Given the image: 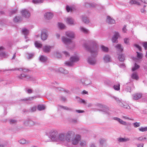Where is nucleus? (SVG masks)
I'll return each instance as SVG.
<instances>
[{
  "label": "nucleus",
  "instance_id": "nucleus-1",
  "mask_svg": "<svg viewBox=\"0 0 147 147\" xmlns=\"http://www.w3.org/2000/svg\"><path fill=\"white\" fill-rule=\"evenodd\" d=\"M82 45L86 50L90 52L92 56L95 57L97 56L98 54V49L95 41L92 40L85 41Z\"/></svg>",
  "mask_w": 147,
  "mask_h": 147
},
{
  "label": "nucleus",
  "instance_id": "nucleus-2",
  "mask_svg": "<svg viewBox=\"0 0 147 147\" xmlns=\"http://www.w3.org/2000/svg\"><path fill=\"white\" fill-rule=\"evenodd\" d=\"M74 134V132L72 131H69L65 135L64 133H61L58 135L56 141L59 143L69 142L70 138Z\"/></svg>",
  "mask_w": 147,
  "mask_h": 147
},
{
  "label": "nucleus",
  "instance_id": "nucleus-3",
  "mask_svg": "<svg viewBox=\"0 0 147 147\" xmlns=\"http://www.w3.org/2000/svg\"><path fill=\"white\" fill-rule=\"evenodd\" d=\"M71 136L70 138V141L68 142H71L74 145H76L79 142L81 139V136L76 134Z\"/></svg>",
  "mask_w": 147,
  "mask_h": 147
},
{
  "label": "nucleus",
  "instance_id": "nucleus-4",
  "mask_svg": "<svg viewBox=\"0 0 147 147\" xmlns=\"http://www.w3.org/2000/svg\"><path fill=\"white\" fill-rule=\"evenodd\" d=\"M58 132L57 130L52 129L51 130L50 133V136L51 140L53 141H56L57 138V135Z\"/></svg>",
  "mask_w": 147,
  "mask_h": 147
},
{
  "label": "nucleus",
  "instance_id": "nucleus-5",
  "mask_svg": "<svg viewBox=\"0 0 147 147\" xmlns=\"http://www.w3.org/2000/svg\"><path fill=\"white\" fill-rule=\"evenodd\" d=\"M79 59V57L78 56L74 55L71 56L69 58V61L66 62L65 64H71V63L78 61Z\"/></svg>",
  "mask_w": 147,
  "mask_h": 147
},
{
  "label": "nucleus",
  "instance_id": "nucleus-6",
  "mask_svg": "<svg viewBox=\"0 0 147 147\" xmlns=\"http://www.w3.org/2000/svg\"><path fill=\"white\" fill-rule=\"evenodd\" d=\"M24 123L25 126L31 127L35 125L36 123L31 120L26 119L24 121Z\"/></svg>",
  "mask_w": 147,
  "mask_h": 147
},
{
  "label": "nucleus",
  "instance_id": "nucleus-7",
  "mask_svg": "<svg viewBox=\"0 0 147 147\" xmlns=\"http://www.w3.org/2000/svg\"><path fill=\"white\" fill-rule=\"evenodd\" d=\"M61 39L62 42L65 45H68L72 43L71 39L67 38L64 36L61 37Z\"/></svg>",
  "mask_w": 147,
  "mask_h": 147
},
{
  "label": "nucleus",
  "instance_id": "nucleus-8",
  "mask_svg": "<svg viewBox=\"0 0 147 147\" xmlns=\"http://www.w3.org/2000/svg\"><path fill=\"white\" fill-rule=\"evenodd\" d=\"M80 81L83 85L85 86L88 85L91 83V81L90 80L85 78H82Z\"/></svg>",
  "mask_w": 147,
  "mask_h": 147
},
{
  "label": "nucleus",
  "instance_id": "nucleus-9",
  "mask_svg": "<svg viewBox=\"0 0 147 147\" xmlns=\"http://www.w3.org/2000/svg\"><path fill=\"white\" fill-rule=\"evenodd\" d=\"M115 99L117 101L118 104L121 107L127 109H130V107L129 106L127 105H124L118 99L115 98Z\"/></svg>",
  "mask_w": 147,
  "mask_h": 147
},
{
  "label": "nucleus",
  "instance_id": "nucleus-10",
  "mask_svg": "<svg viewBox=\"0 0 147 147\" xmlns=\"http://www.w3.org/2000/svg\"><path fill=\"white\" fill-rule=\"evenodd\" d=\"M22 16L26 18H29L30 16V13L26 9H24L21 11Z\"/></svg>",
  "mask_w": 147,
  "mask_h": 147
},
{
  "label": "nucleus",
  "instance_id": "nucleus-11",
  "mask_svg": "<svg viewBox=\"0 0 147 147\" xmlns=\"http://www.w3.org/2000/svg\"><path fill=\"white\" fill-rule=\"evenodd\" d=\"M66 22L67 24L70 25H74L76 24V22L72 18H67L66 20Z\"/></svg>",
  "mask_w": 147,
  "mask_h": 147
},
{
  "label": "nucleus",
  "instance_id": "nucleus-12",
  "mask_svg": "<svg viewBox=\"0 0 147 147\" xmlns=\"http://www.w3.org/2000/svg\"><path fill=\"white\" fill-rule=\"evenodd\" d=\"M65 35L70 38H73L75 37V34L74 32L71 31H67L65 32Z\"/></svg>",
  "mask_w": 147,
  "mask_h": 147
},
{
  "label": "nucleus",
  "instance_id": "nucleus-13",
  "mask_svg": "<svg viewBox=\"0 0 147 147\" xmlns=\"http://www.w3.org/2000/svg\"><path fill=\"white\" fill-rule=\"evenodd\" d=\"M53 16V13L51 12H46L44 14L45 18L47 20H50L52 19Z\"/></svg>",
  "mask_w": 147,
  "mask_h": 147
},
{
  "label": "nucleus",
  "instance_id": "nucleus-14",
  "mask_svg": "<svg viewBox=\"0 0 147 147\" xmlns=\"http://www.w3.org/2000/svg\"><path fill=\"white\" fill-rule=\"evenodd\" d=\"M103 59L106 63L111 61V57L108 55H105L103 57Z\"/></svg>",
  "mask_w": 147,
  "mask_h": 147
},
{
  "label": "nucleus",
  "instance_id": "nucleus-15",
  "mask_svg": "<svg viewBox=\"0 0 147 147\" xmlns=\"http://www.w3.org/2000/svg\"><path fill=\"white\" fill-rule=\"evenodd\" d=\"M119 36V33L117 32H115L114 36L112 38V42H117V39Z\"/></svg>",
  "mask_w": 147,
  "mask_h": 147
},
{
  "label": "nucleus",
  "instance_id": "nucleus-16",
  "mask_svg": "<svg viewBox=\"0 0 147 147\" xmlns=\"http://www.w3.org/2000/svg\"><path fill=\"white\" fill-rule=\"evenodd\" d=\"M47 37V35L46 31H42L41 33V38L43 40H46Z\"/></svg>",
  "mask_w": 147,
  "mask_h": 147
},
{
  "label": "nucleus",
  "instance_id": "nucleus-17",
  "mask_svg": "<svg viewBox=\"0 0 147 147\" xmlns=\"http://www.w3.org/2000/svg\"><path fill=\"white\" fill-rule=\"evenodd\" d=\"M142 96V94L140 93L134 94L133 95V99L137 100L141 98Z\"/></svg>",
  "mask_w": 147,
  "mask_h": 147
},
{
  "label": "nucleus",
  "instance_id": "nucleus-18",
  "mask_svg": "<svg viewBox=\"0 0 147 147\" xmlns=\"http://www.w3.org/2000/svg\"><path fill=\"white\" fill-rule=\"evenodd\" d=\"M88 63L90 64H94L96 63V60L95 58L89 57L87 59Z\"/></svg>",
  "mask_w": 147,
  "mask_h": 147
},
{
  "label": "nucleus",
  "instance_id": "nucleus-19",
  "mask_svg": "<svg viewBox=\"0 0 147 147\" xmlns=\"http://www.w3.org/2000/svg\"><path fill=\"white\" fill-rule=\"evenodd\" d=\"M53 47L50 46L45 45L43 47V51L46 53H49L51 51V49Z\"/></svg>",
  "mask_w": 147,
  "mask_h": 147
},
{
  "label": "nucleus",
  "instance_id": "nucleus-20",
  "mask_svg": "<svg viewBox=\"0 0 147 147\" xmlns=\"http://www.w3.org/2000/svg\"><path fill=\"white\" fill-rule=\"evenodd\" d=\"M113 119L114 120L117 121L119 122L120 124L123 125H126L127 123L125 121H124L120 119L117 117H114L113 118Z\"/></svg>",
  "mask_w": 147,
  "mask_h": 147
},
{
  "label": "nucleus",
  "instance_id": "nucleus-21",
  "mask_svg": "<svg viewBox=\"0 0 147 147\" xmlns=\"http://www.w3.org/2000/svg\"><path fill=\"white\" fill-rule=\"evenodd\" d=\"M129 3L131 5H141V3L140 2L136 0H130Z\"/></svg>",
  "mask_w": 147,
  "mask_h": 147
},
{
  "label": "nucleus",
  "instance_id": "nucleus-22",
  "mask_svg": "<svg viewBox=\"0 0 147 147\" xmlns=\"http://www.w3.org/2000/svg\"><path fill=\"white\" fill-rule=\"evenodd\" d=\"M119 142H125L128 141L130 140V139L128 138L124 137L119 138L118 139Z\"/></svg>",
  "mask_w": 147,
  "mask_h": 147
},
{
  "label": "nucleus",
  "instance_id": "nucleus-23",
  "mask_svg": "<svg viewBox=\"0 0 147 147\" xmlns=\"http://www.w3.org/2000/svg\"><path fill=\"white\" fill-rule=\"evenodd\" d=\"M107 22L109 24H112L115 23V21L109 16H107Z\"/></svg>",
  "mask_w": 147,
  "mask_h": 147
},
{
  "label": "nucleus",
  "instance_id": "nucleus-24",
  "mask_svg": "<svg viewBox=\"0 0 147 147\" xmlns=\"http://www.w3.org/2000/svg\"><path fill=\"white\" fill-rule=\"evenodd\" d=\"M22 19L21 16H16L13 18V22H19L22 21Z\"/></svg>",
  "mask_w": 147,
  "mask_h": 147
},
{
  "label": "nucleus",
  "instance_id": "nucleus-25",
  "mask_svg": "<svg viewBox=\"0 0 147 147\" xmlns=\"http://www.w3.org/2000/svg\"><path fill=\"white\" fill-rule=\"evenodd\" d=\"M97 105L99 107L103 108V109H102V111L104 112H107L109 110V109L103 106L101 104H98Z\"/></svg>",
  "mask_w": 147,
  "mask_h": 147
},
{
  "label": "nucleus",
  "instance_id": "nucleus-26",
  "mask_svg": "<svg viewBox=\"0 0 147 147\" xmlns=\"http://www.w3.org/2000/svg\"><path fill=\"white\" fill-rule=\"evenodd\" d=\"M58 71L60 72L65 74H67L69 72L67 70L65 69L62 68H59L58 69Z\"/></svg>",
  "mask_w": 147,
  "mask_h": 147
},
{
  "label": "nucleus",
  "instance_id": "nucleus-27",
  "mask_svg": "<svg viewBox=\"0 0 147 147\" xmlns=\"http://www.w3.org/2000/svg\"><path fill=\"white\" fill-rule=\"evenodd\" d=\"M131 78L133 79L138 80V79L139 77L137 73L134 72L131 75Z\"/></svg>",
  "mask_w": 147,
  "mask_h": 147
},
{
  "label": "nucleus",
  "instance_id": "nucleus-28",
  "mask_svg": "<svg viewBox=\"0 0 147 147\" xmlns=\"http://www.w3.org/2000/svg\"><path fill=\"white\" fill-rule=\"evenodd\" d=\"M22 32L25 35V38H27V37L26 35H27L29 34V30L26 28H24L22 30Z\"/></svg>",
  "mask_w": 147,
  "mask_h": 147
},
{
  "label": "nucleus",
  "instance_id": "nucleus-29",
  "mask_svg": "<svg viewBox=\"0 0 147 147\" xmlns=\"http://www.w3.org/2000/svg\"><path fill=\"white\" fill-rule=\"evenodd\" d=\"M117 49L118 51L121 52L123 51V47H122L121 45L120 44H117L116 46H115Z\"/></svg>",
  "mask_w": 147,
  "mask_h": 147
},
{
  "label": "nucleus",
  "instance_id": "nucleus-30",
  "mask_svg": "<svg viewBox=\"0 0 147 147\" xmlns=\"http://www.w3.org/2000/svg\"><path fill=\"white\" fill-rule=\"evenodd\" d=\"M8 56L7 53L5 52H1L0 53V57L2 58H6Z\"/></svg>",
  "mask_w": 147,
  "mask_h": 147
},
{
  "label": "nucleus",
  "instance_id": "nucleus-31",
  "mask_svg": "<svg viewBox=\"0 0 147 147\" xmlns=\"http://www.w3.org/2000/svg\"><path fill=\"white\" fill-rule=\"evenodd\" d=\"M80 29L81 31L85 34H88L89 33V30L81 26L80 27Z\"/></svg>",
  "mask_w": 147,
  "mask_h": 147
},
{
  "label": "nucleus",
  "instance_id": "nucleus-32",
  "mask_svg": "<svg viewBox=\"0 0 147 147\" xmlns=\"http://www.w3.org/2000/svg\"><path fill=\"white\" fill-rule=\"evenodd\" d=\"M42 62H46L47 60V57L46 56L44 55H41L40 56L39 59Z\"/></svg>",
  "mask_w": 147,
  "mask_h": 147
},
{
  "label": "nucleus",
  "instance_id": "nucleus-33",
  "mask_svg": "<svg viewBox=\"0 0 147 147\" xmlns=\"http://www.w3.org/2000/svg\"><path fill=\"white\" fill-rule=\"evenodd\" d=\"M99 142L100 144L102 147L106 144V140L105 139H100L99 140Z\"/></svg>",
  "mask_w": 147,
  "mask_h": 147
},
{
  "label": "nucleus",
  "instance_id": "nucleus-34",
  "mask_svg": "<svg viewBox=\"0 0 147 147\" xmlns=\"http://www.w3.org/2000/svg\"><path fill=\"white\" fill-rule=\"evenodd\" d=\"M80 145L81 146L85 147L87 144V142L86 141L84 140H80Z\"/></svg>",
  "mask_w": 147,
  "mask_h": 147
},
{
  "label": "nucleus",
  "instance_id": "nucleus-35",
  "mask_svg": "<svg viewBox=\"0 0 147 147\" xmlns=\"http://www.w3.org/2000/svg\"><path fill=\"white\" fill-rule=\"evenodd\" d=\"M17 10L16 9H10L9 10V14L10 15H12L17 12Z\"/></svg>",
  "mask_w": 147,
  "mask_h": 147
},
{
  "label": "nucleus",
  "instance_id": "nucleus-36",
  "mask_svg": "<svg viewBox=\"0 0 147 147\" xmlns=\"http://www.w3.org/2000/svg\"><path fill=\"white\" fill-rule=\"evenodd\" d=\"M137 139L141 141H143L144 140H147V135L139 137L137 138Z\"/></svg>",
  "mask_w": 147,
  "mask_h": 147
},
{
  "label": "nucleus",
  "instance_id": "nucleus-37",
  "mask_svg": "<svg viewBox=\"0 0 147 147\" xmlns=\"http://www.w3.org/2000/svg\"><path fill=\"white\" fill-rule=\"evenodd\" d=\"M35 47L37 48H41L42 46V45L38 41H36L35 42Z\"/></svg>",
  "mask_w": 147,
  "mask_h": 147
},
{
  "label": "nucleus",
  "instance_id": "nucleus-38",
  "mask_svg": "<svg viewBox=\"0 0 147 147\" xmlns=\"http://www.w3.org/2000/svg\"><path fill=\"white\" fill-rule=\"evenodd\" d=\"M119 60L121 61H123L124 60L125 57L123 54L119 55L118 57Z\"/></svg>",
  "mask_w": 147,
  "mask_h": 147
},
{
  "label": "nucleus",
  "instance_id": "nucleus-39",
  "mask_svg": "<svg viewBox=\"0 0 147 147\" xmlns=\"http://www.w3.org/2000/svg\"><path fill=\"white\" fill-rule=\"evenodd\" d=\"M45 106L43 105H39L38 106V109L39 111H41L45 109Z\"/></svg>",
  "mask_w": 147,
  "mask_h": 147
},
{
  "label": "nucleus",
  "instance_id": "nucleus-40",
  "mask_svg": "<svg viewBox=\"0 0 147 147\" xmlns=\"http://www.w3.org/2000/svg\"><path fill=\"white\" fill-rule=\"evenodd\" d=\"M82 21L86 23H88L89 22V20L86 17L82 16Z\"/></svg>",
  "mask_w": 147,
  "mask_h": 147
},
{
  "label": "nucleus",
  "instance_id": "nucleus-41",
  "mask_svg": "<svg viewBox=\"0 0 147 147\" xmlns=\"http://www.w3.org/2000/svg\"><path fill=\"white\" fill-rule=\"evenodd\" d=\"M32 2L35 4L41 3L43 2V0H32Z\"/></svg>",
  "mask_w": 147,
  "mask_h": 147
},
{
  "label": "nucleus",
  "instance_id": "nucleus-42",
  "mask_svg": "<svg viewBox=\"0 0 147 147\" xmlns=\"http://www.w3.org/2000/svg\"><path fill=\"white\" fill-rule=\"evenodd\" d=\"M139 130L143 132L147 131V127H142L139 128Z\"/></svg>",
  "mask_w": 147,
  "mask_h": 147
},
{
  "label": "nucleus",
  "instance_id": "nucleus-43",
  "mask_svg": "<svg viewBox=\"0 0 147 147\" xmlns=\"http://www.w3.org/2000/svg\"><path fill=\"white\" fill-rule=\"evenodd\" d=\"M120 84H118L116 85H115L113 86L114 89L116 90H119L120 89Z\"/></svg>",
  "mask_w": 147,
  "mask_h": 147
},
{
  "label": "nucleus",
  "instance_id": "nucleus-44",
  "mask_svg": "<svg viewBox=\"0 0 147 147\" xmlns=\"http://www.w3.org/2000/svg\"><path fill=\"white\" fill-rule=\"evenodd\" d=\"M55 56L58 58H60L61 57V53L58 52H57L55 54Z\"/></svg>",
  "mask_w": 147,
  "mask_h": 147
},
{
  "label": "nucleus",
  "instance_id": "nucleus-45",
  "mask_svg": "<svg viewBox=\"0 0 147 147\" xmlns=\"http://www.w3.org/2000/svg\"><path fill=\"white\" fill-rule=\"evenodd\" d=\"M58 26L59 28L61 29H64L65 27V25L64 24L61 23H58Z\"/></svg>",
  "mask_w": 147,
  "mask_h": 147
},
{
  "label": "nucleus",
  "instance_id": "nucleus-46",
  "mask_svg": "<svg viewBox=\"0 0 147 147\" xmlns=\"http://www.w3.org/2000/svg\"><path fill=\"white\" fill-rule=\"evenodd\" d=\"M139 67L140 66L139 65H134L132 68V70L133 71H134L139 68Z\"/></svg>",
  "mask_w": 147,
  "mask_h": 147
},
{
  "label": "nucleus",
  "instance_id": "nucleus-47",
  "mask_svg": "<svg viewBox=\"0 0 147 147\" xmlns=\"http://www.w3.org/2000/svg\"><path fill=\"white\" fill-rule=\"evenodd\" d=\"M26 78L27 79H29L31 81L34 80V78H33L32 76L27 75H26Z\"/></svg>",
  "mask_w": 147,
  "mask_h": 147
},
{
  "label": "nucleus",
  "instance_id": "nucleus-48",
  "mask_svg": "<svg viewBox=\"0 0 147 147\" xmlns=\"http://www.w3.org/2000/svg\"><path fill=\"white\" fill-rule=\"evenodd\" d=\"M34 53H28L27 56V58L28 59H31L34 57Z\"/></svg>",
  "mask_w": 147,
  "mask_h": 147
},
{
  "label": "nucleus",
  "instance_id": "nucleus-49",
  "mask_svg": "<svg viewBox=\"0 0 147 147\" xmlns=\"http://www.w3.org/2000/svg\"><path fill=\"white\" fill-rule=\"evenodd\" d=\"M19 142L21 144H25L27 143L26 140L24 139L20 140L19 141Z\"/></svg>",
  "mask_w": 147,
  "mask_h": 147
},
{
  "label": "nucleus",
  "instance_id": "nucleus-50",
  "mask_svg": "<svg viewBox=\"0 0 147 147\" xmlns=\"http://www.w3.org/2000/svg\"><path fill=\"white\" fill-rule=\"evenodd\" d=\"M26 75L24 74H22L19 76L18 77L20 79H22L24 78H26Z\"/></svg>",
  "mask_w": 147,
  "mask_h": 147
},
{
  "label": "nucleus",
  "instance_id": "nucleus-51",
  "mask_svg": "<svg viewBox=\"0 0 147 147\" xmlns=\"http://www.w3.org/2000/svg\"><path fill=\"white\" fill-rule=\"evenodd\" d=\"M101 49L102 51L105 52H107L108 51V48L104 46H101Z\"/></svg>",
  "mask_w": 147,
  "mask_h": 147
},
{
  "label": "nucleus",
  "instance_id": "nucleus-52",
  "mask_svg": "<svg viewBox=\"0 0 147 147\" xmlns=\"http://www.w3.org/2000/svg\"><path fill=\"white\" fill-rule=\"evenodd\" d=\"M66 10L67 12H71L72 11V9L68 5H67L66 7Z\"/></svg>",
  "mask_w": 147,
  "mask_h": 147
},
{
  "label": "nucleus",
  "instance_id": "nucleus-53",
  "mask_svg": "<svg viewBox=\"0 0 147 147\" xmlns=\"http://www.w3.org/2000/svg\"><path fill=\"white\" fill-rule=\"evenodd\" d=\"M137 53V57L139 59H141L142 57V54L141 53L136 52Z\"/></svg>",
  "mask_w": 147,
  "mask_h": 147
},
{
  "label": "nucleus",
  "instance_id": "nucleus-54",
  "mask_svg": "<svg viewBox=\"0 0 147 147\" xmlns=\"http://www.w3.org/2000/svg\"><path fill=\"white\" fill-rule=\"evenodd\" d=\"M129 39L128 38H125L124 39V42L127 45H129Z\"/></svg>",
  "mask_w": 147,
  "mask_h": 147
},
{
  "label": "nucleus",
  "instance_id": "nucleus-55",
  "mask_svg": "<svg viewBox=\"0 0 147 147\" xmlns=\"http://www.w3.org/2000/svg\"><path fill=\"white\" fill-rule=\"evenodd\" d=\"M142 45L145 50H147V42H143Z\"/></svg>",
  "mask_w": 147,
  "mask_h": 147
},
{
  "label": "nucleus",
  "instance_id": "nucleus-56",
  "mask_svg": "<svg viewBox=\"0 0 147 147\" xmlns=\"http://www.w3.org/2000/svg\"><path fill=\"white\" fill-rule=\"evenodd\" d=\"M62 53L64 54L66 57H69L70 56V55L69 52L66 51H63Z\"/></svg>",
  "mask_w": 147,
  "mask_h": 147
},
{
  "label": "nucleus",
  "instance_id": "nucleus-57",
  "mask_svg": "<svg viewBox=\"0 0 147 147\" xmlns=\"http://www.w3.org/2000/svg\"><path fill=\"white\" fill-rule=\"evenodd\" d=\"M17 69L19 71H22L24 72H27L29 71V70L28 69H23L22 68H18Z\"/></svg>",
  "mask_w": 147,
  "mask_h": 147
},
{
  "label": "nucleus",
  "instance_id": "nucleus-58",
  "mask_svg": "<svg viewBox=\"0 0 147 147\" xmlns=\"http://www.w3.org/2000/svg\"><path fill=\"white\" fill-rule=\"evenodd\" d=\"M79 102L80 103H82L84 104H86L87 103V102L85 100L82 99H80L79 100Z\"/></svg>",
  "mask_w": 147,
  "mask_h": 147
},
{
  "label": "nucleus",
  "instance_id": "nucleus-59",
  "mask_svg": "<svg viewBox=\"0 0 147 147\" xmlns=\"http://www.w3.org/2000/svg\"><path fill=\"white\" fill-rule=\"evenodd\" d=\"M65 106H63L60 105H57L58 109L59 110H61L62 109H64Z\"/></svg>",
  "mask_w": 147,
  "mask_h": 147
},
{
  "label": "nucleus",
  "instance_id": "nucleus-60",
  "mask_svg": "<svg viewBox=\"0 0 147 147\" xmlns=\"http://www.w3.org/2000/svg\"><path fill=\"white\" fill-rule=\"evenodd\" d=\"M134 46L137 48L140 51H142V48L141 47L139 46L138 45L136 44H135L134 45Z\"/></svg>",
  "mask_w": 147,
  "mask_h": 147
},
{
  "label": "nucleus",
  "instance_id": "nucleus-61",
  "mask_svg": "<svg viewBox=\"0 0 147 147\" xmlns=\"http://www.w3.org/2000/svg\"><path fill=\"white\" fill-rule=\"evenodd\" d=\"M139 123L136 122L134 123V126L135 127H137L140 125Z\"/></svg>",
  "mask_w": 147,
  "mask_h": 147
},
{
  "label": "nucleus",
  "instance_id": "nucleus-62",
  "mask_svg": "<svg viewBox=\"0 0 147 147\" xmlns=\"http://www.w3.org/2000/svg\"><path fill=\"white\" fill-rule=\"evenodd\" d=\"M85 6L86 7L88 8L90 7V3L86 2L85 3Z\"/></svg>",
  "mask_w": 147,
  "mask_h": 147
},
{
  "label": "nucleus",
  "instance_id": "nucleus-63",
  "mask_svg": "<svg viewBox=\"0 0 147 147\" xmlns=\"http://www.w3.org/2000/svg\"><path fill=\"white\" fill-rule=\"evenodd\" d=\"M64 110H66L67 111H71L72 110L71 108L67 107L65 106V107H64Z\"/></svg>",
  "mask_w": 147,
  "mask_h": 147
},
{
  "label": "nucleus",
  "instance_id": "nucleus-64",
  "mask_svg": "<svg viewBox=\"0 0 147 147\" xmlns=\"http://www.w3.org/2000/svg\"><path fill=\"white\" fill-rule=\"evenodd\" d=\"M16 122V121L14 119H11L9 120V123L11 124L14 123Z\"/></svg>",
  "mask_w": 147,
  "mask_h": 147
}]
</instances>
